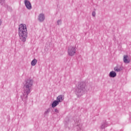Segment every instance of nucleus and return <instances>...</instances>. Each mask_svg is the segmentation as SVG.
<instances>
[{"label": "nucleus", "instance_id": "1", "mask_svg": "<svg viewBox=\"0 0 131 131\" xmlns=\"http://www.w3.org/2000/svg\"><path fill=\"white\" fill-rule=\"evenodd\" d=\"M18 34L22 41H26L27 38V28L26 25L20 24L18 28Z\"/></svg>", "mask_w": 131, "mask_h": 131}, {"label": "nucleus", "instance_id": "2", "mask_svg": "<svg viewBox=\"0 0 131 131\" xmlns=\"http://www.w3.org/2000/svg\"><path fill=\"white\" fill-rule=\"evenodd\" d=\"M24 90L25 93L28 95L30 93V89L32 86V80L28 79L25 81L24 83Z\"/></svg>", "mask_w": 131, "mask_h": 131}, {"label": "nucleus", "instance_id": "3", "mask_svg": "<svg viewBox=\"0 0 131 131\" xmlns=\"http://www.w3.org/2000/svg\"><path fill=\"white\" fill-rule=\"evenodd\" d=\"M76 52V48L74 46H70L68 48V54L69 56H73Z\"/></svg>", "mask_w": 131, "mask_h": 131}, {"label": "nucleus", "instance_id": "4", "mask_svg": "<svg viewBox=\"0 0 131 131\" xmlns=\"http://www.w3.org/2000/svg\"><path fill=\"white\" fill-rule=\"evenodd\" d=\"M25 6L28 10H31L32 7L31 6V4L30 2L27 0L25 1Z\"/></svg>", "mask_w": 131, "mask_h": 131}, {"label": "nucleus", "instance_id": "5", "mask_svg": "<svg viewBox=\"0 0 131 131\" xmlns=\"http://www.w3.org/2000/svg\"><path fill=\"white\" fill-rule=\"evenodd\" d=\"M123 61L124 63H129L130 60L129 59V58H128V56L127 55H124Z\"/></svg>", "mask_w": 131, "mask_h": 131}, {"label": "nucleus", "instance_id": "6", "mask_svg": "<svg viewBox=\"0 0 131 131\" xmlns=\"http://www.w3.org/2000/svg\"><path fill=\"white\" fill-rule=\"evenodd\" d=\"M64 100V98H63V96L62 95H59L57 97V102H62Z\"/></svg>", "mask_w": 131, "mask_h": 131}, {"label": "nucleus", "instance_id": "7", "mask_svg": "<svg viewBox=\"0 0 131 131\" xmlns=\"http://www.w3.org/2000/svg\"><path fill=\"white\" fill-rule=\"evenodd\" d=\"M57 105H59V101L55 100L52 104V107L55 108Z\"/></svg>", "mask_w": 131, "mask_h": 131}, {"label": "nucleus", "instance_id": "8", "mask_svg": "<svg viewBox=\"0 0 131 131\" xmlns=\"http://www.w3.org/2000/svg\"><path fill=\"white\" fill-rule=\"evenodd\" d=\"M39 20L40 22L43 21L45 20V15L42 14H41L39 15Z\"/></svg>", "mask_w": 131, "mask_h": 131}, {"label": "nucleus", "instance_id": "9", "mask_svg": "<svg viewBox=\"0 0 131 131\" xmlns=\"http://www.w3.org/2000/svg\"><path fill=\"white\" fill-rule=\"evenodd\" d=\"M110 77H115L116 76V73L114 71H112L110 73Z\"/></svg>", "mask_w": 131, "mask_h": 131}, {"label": "nucleus", "instance_id": "10", "mask_svg": "<svg viewBox=\"0 0 131 131\" xmlns=\"http://www.w3.org/2000/svg\"><path fill=\"white\" fill-rule=\"evenodd\" d=\"M36 63H37V60H36V59H34L31 62L32 66H35V65H36Z\"/></svg>", "mask_w": 131, "mask_h": 131}, {"label": "nucleus", "instance_id": "11", "mask_svg": "<svg viewBox=\"0 0 131 131\" xmlns=\"http://www.w3.org/2000/svg\"><path fill=\"white\" fill-rule=\"evenodd\" d=\"M114 70H115V71H116L117 72H119V71H120V69H119V68H118V67H116L114 68Z\"/></svg>", "mask_w": 131, "mask_h": 131}, {"label": "nucleus", "instance_id": "12", "mask_svg": "<svg viewBox=\"0 0 131 131\" xmlns=\"http://www.w3.org/2000/svg\"><path fill=\"white\" fill-rule=\"evenodd\" d=\"M92 16H93V17H95V16H96V12H93L92 13Z\"/></svg>", "mask_w": 131, "mask_h": 131}, {"label": "nucleus", "instance_id": "13", "mask_svg": "<svg viewBox=\"0 0 131 131\" xmlns=\"http://www.w3.org/2000/svg\"><path fill=\"white\" fill-rule=\"evenodd\" d=\"M57 23H58V25H59V24H60L59 23H60V20H58V21H57Z\"/></svg>", "mask_w": 131, "mask_h": 131}, {"label": "nucleus", "instance_id": "14", "mask_svg": "<svg viewBox=\"0 0 131 131\" xmlns=\"http://www.w3.org/2000/svg\"><path fill=\"white\" fill-rule=\"evenodd\" d=\"M1 24H2V21L1 20H0V25H1Z\"/></svg>", "mask_w": 131, "mask_h": 131}]
</instances>
